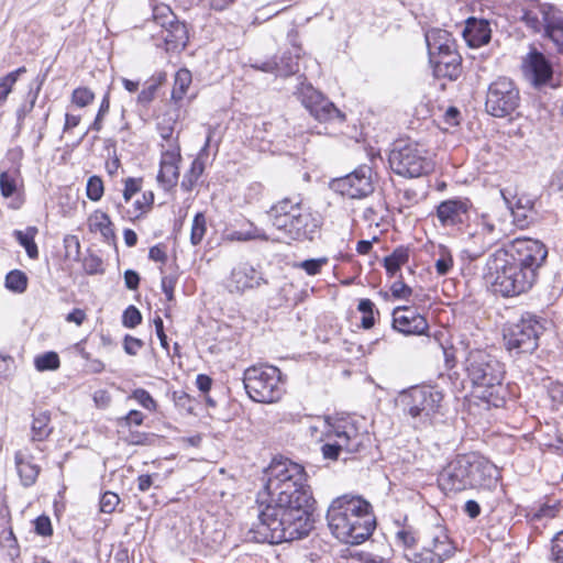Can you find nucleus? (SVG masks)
<instances>
[{
	"mask_svg": "<svg viewBox=\"0 0 563 563\" xmlns=\"http://www.w3.org/2000/svg\"><path fill=\"white\" fill-rule=\"evenodd\" d=\"M264 495L257 500V523L246 538L278 544L306 537L312 529V494L302 465L275 459L267 467Z\"/></svg>",
	"mask_w": 563,
	"mask_h": 563,
	"instance_id": "f257e3e1",
	"label": "nucleus"
},
{
	"mask_svg": "<svg viewBox=\"0 0 563 563\" xmlns=\"http://www.w3.org/2000/svg\"><path fill=\"white\" fill-rule=\"evenodd\" d=\"M327 520L332 534L350 544L368 539L376 526L371 504L360 496L335 498L328 509Z\"/></svg>",
	"mask_w": 563,
	"mask_h": 563,
	"instance_id": "f03ea898",
	"label": "nucleus"
},
{
	"mask_svg": "<svg viewBox=\"0 0 563 563\" xmlns=\"http://www.w3.org/2000/svg\"><path fill=\"white\" fill-rule=\"evenodd\" d=\"M464 368L475 394L487 404L499 407L504 402V364L484 350L468 352Z\"/></svg>",
	"mask_w": 563,
	"mask_h": 563,
	"instance_id": "7ed1b4c3",
	"label": "nucleus"
},
{
	"mask_svg": "<svg viewBox=\"0 0 563 563\" xmlns=\"http://www.w3.org/2000/svg\"><path fill=\"white\" fill-rule=\"evenodd\" d=\"M273 225L291 241H313L321 228V220L300 200L285 198L275 203L269 212Z\"/></svg>",
	"mask_w": 563,
	"mask_h": 563,
	"instance_id": "20e7f679",
	"label": "nucleus"
},
{
	"mask_svg": "<svg viewBox=\"0 0 563 563\" xmlns=\"http://www.w3.org/2000/svg\"><path fill=\"white\" fill-rule=\"evenodd\" d=\"M504 249L493 253L486 263L494 291L504 297H514L528 291L536 278L530 271H523L508 258Z\"/></svg>",
	"mask_w": 563,
	"mask_h": 563,
	"instance_id": "39448f33",
	"label": "nucleus"
},
{
	"mask_svg": "<svg viewBox=\"0 0 563 563\" xmlns=\"http://www.w3.org/2000/svg\"><path fill=\"white\" fill-rule=\"evenodd\" d=\"M552 330L551 319L526 312L517 323L507 329L504 339L508 350L517 353H532L538 349L541 338Z\"/></svg>",
	"mask_w": 563,
	"mask_h": 563,
	"instance_id": "423d86ee",
	"label": "nucleus"
},
{
	"mask_svg": "<svg viewBox=\"0 0 563 563\" xmlns=\"http://www.w3.org/2000/svg\"><path fill=\"white\" fill-rule=\"evenodd\" d=\"M243 384L249 397L256 402H276L285 393L282 373L272 365L249 367L244 372Z\"/></svg>",
	"mask_w": 563,
	"mask_h": 563,
	"instance_id": "0eeeda50",
	"label": "nucleus"
},
{
	"mask_svg": "<svg viewBox=\"0 0 563 563\" xmlns=\"http://www.w3.org/2000/svg\"><path fill=\"white\" fill-rule=\"evenodd\" d=\"M391 170L400 176L416 178L430 173L433 162L423 145L398 141L388 157Z\"/></svg>",
	"mask_w": 563,
	"mask_h": 563,
	"instance_id": "6e6552de",
	"label": "nucleus"
},
{
	"mask_svg": "<svg viewBox=\"0 0 563 563\" xmlns=\"http://www.w3.org/2000/svg\"><path fill=\"white\" fill-rule=\"evenodd\" d=\"M442 400V391L432 386L413 387L402 397L404 411L415 428H427L440 412Z\"/></svg>",
	"mask_w": 563,
	"mask_h": 563,
	"instance_id": "1a4fd4ad",
	"label": "nucleus"
},
{
	"mask_svg": "<svg viewBox=\"0 0 563 563\" xmlns=\"http://www.w3.org/2000/svg\"><path fill=\"white\" fill-rule=\"evenodd\" d=\"M367 439L368 434L361 429L353 418H335L333 434L324 438L321 452L325 459L336 460L342 451L346 453L357 452Z\"/></svg>",
	"mask_w": 563,
	"mask_h": 563,
	"instance_id": "9d476101",
	"label": "nucleus"
},
{
	"mask_svg": "<svg viewBox=\"0 0 563 563\" xmlns=\"http://www.w3.org/2000/svg\"><path fill=\"white\" fill-rule=\"evenodd\" d=\"M465 233L471 243L467 252L472 258H477L505 234V230L489 214L474 212L465 225Z\"/></svg>",
	"mask_w": 563,
	"mask_h": 563,
	"instance_id": "9b49d317",
	"label": "nucleus"
},
{
	"mask_svg": "<svg viewBox=\"0 0 563 563\" xmlns=\"http://www.w3.org/2000/svg\"><path fill=\"white\" fill-rule=\"evenodd\" d=\"M520 104V93L515 82L506 77L493 81L487 90L485 108L495 118L511 115Z\"/></svg>",
	"mask_w": 563,
	"mask_h": 563,
	"instance_id": "f8f14e48",
	"label": "nucleus"
},
{
	"mask_svg": "<svg viewBox=\"0 0 563 563\" xmlns=\"http://www.w3.org/2000/svg\"><path fill=\"white\" fill-rule=\"evenodd\" d=\"M504 252H507L508 258L523 271H530L536 279L548 256L544 244L532 239H516L504 249Z\"/></svg>",
	"mask_w": 563,
	"mask_h": 563,
	"instance_id": "ddd939ff",
	"label": "nucleus"
},
{
	"mask_svg": "<svg viewBox=\"0 0 563 563\" xmlns=\"http://www.w3.org/2000/svg\"><path fill=\"white\" fill-rule=\"evenodd\" d=\"M333 189L342 196L351 199H362L374 191L373 170L367 165H362L344 177L332 183Z\"/></svg>",
	"mask_w": 563,
	"mask_h": 563,
	"instance_id": "4468645a",
	"label": "nucleus"
},
{
	"mask_svg": "<svg viewBox=\"0 0 563 563\" xmlns=\"http://www.w3.org/2000/svg\"><path fill=\"white\" fill-rule=\"evenodd\" d=\"M473 213L474 206L472 201L463 197L441 201L435 210V216L444 228L466 225Z\"/></svg>",
	"mask_w": 563,
	"mask_h": 563,
	"instance_id": "2eb2a0df",
	"label": "nucleus"
},
{
	"mask_svg": "<svg viewBox=\"0 0 563 563\" xmlns=\"http://www.w3.org/2000/svg\"><path fill=\"white\" fill-rule=\"evenodd\" d=\"M299 97L305 108L316 120L320 122L333 120L342 122L345 120V115L313 87L303 86L300 89Z\"/></svg>",
	"mask_w": 563,
	"mask_h": 563,
	"instance_id": "dca6fc26",
	"label": "nucleus"
},
{
	"mask_svg": "<svg viewBox=\"0 0 563 563\" xmlns=\"http://www.w3.org/2000/svg\"><path fill=\"white\" fill-rule=\"evenodd\" d=\"M464 455L468 464L467 479L470 488L492 489L496 486L499 472L492 462L476 453Z\"/></svg>",
	"mask_w": 563,
	"mask_h": 563,
	"instance_id": "f3484780",
	"label": "nucleus"
},
{
	"mask_svg": "<svg viewBox=\"0 0 563 563\" xmlns=\"http://www.w3.org/2000/svg\"><path fill=\"white\" fill-rule=\"evenodd\" d=\"M467 460L465 455H459L451 461L440 473L438 482L445 493H459L468 489Z\"/></svg>",
	"mask_w": 563,
	"mask_h": 563,
	"instance_id": "a211bd4d",
	"label": "nucleus"
},
{
	"mask_svg": "<svg viewBox=\"0 0 563 563\" xmlns=\"http://www.w3.org/2000/svg\"><path fill=\"white\" fill-rule=\"evenodd\" d=\"M455 550L456 548L448 534L440 530L423 547L422 551L415 555V561L417 563H443L455 553Z\"/></svg>",
	"mask_w": 563,
	"mask_h": 563,
	"instance_id": "6ab92c4d",
	"label": "nucleus"
},
{
	"mask_svg": "<svg viewBox=\"0 0 563 563\" xmlns=\"http://www.w3.org/2000/svg\"><path fill=\"white\" fill-rule=\"evenodd\" d=\"M522 73L531 85L540 87L551 79L553 70L545 56L537 49H532L522 59Z\"/></svg>",
	"mask_w": 563,
	"mask_h": 563,
	"instance_id": "aec40b11",
	"label": "nucleus"
},
{
	"mask_svg": "<svg viewBox=\"0 0 563 563\" xmlns=\"http://www.w3.org/2000/svg\"><path fill=\"white\" fill-rule=\"evenodd\" d=\"M179 162L180 150L177 145H173L162 153L157 183L164 190H169L177 185Z\"/></svg>",
	"mask_w": 563,
	"mask_h": 563,
	"instance_id": "412c9836",
	"label": "nucleus"
},
{
	"mask_svg": "<svg viewBox=\"0 0 563 563\" xmlns=\"http://www.w3.org/2000/svg\"><path fill=\"white\" fill-rule=\"evenodd\" d=\"M265 283L262 274L249 263L238 264L231 272L228 288L231 292H243Z\"/></svg>",
	"mask_w": 563,
	"mask_h": 563,
	"instance_id": "4be33fe9",
	"label": "nucleus"
},
{
	"mask_svg": "<svg viewBox=\"0 0 563 563\" xmlns=\"http://www.w3.org/2000/svg\"><path fill=\"white\" fill-rule=\"evenodd\" d=\"M393 327L404 334H422L428 323L421 314L408 307H397L393 312Z\"/></svg>",
	"mask_w": 563,
	"mask_h": 563,
	"instance_id": "5701e85b",
	"label": "nucleus"
},
{
	"mask_svg": "<svg viewBox=\"0 0 563 563\" xmlns=\"http://www.w3.org/2000/svg\"><path fill=\"white\" fill-rule=\"evenodd\" d=\"M461 56L456 49L430 58L433 73L439 78L455 80L461 74Z\"/></svg>",
	"mask_w": 563,
	"mask_h": 563,
	"instance_id": "b1692460",
	"label": "nucleus"
},
{
	"mask_svg": "<svg viewBox=\"0 0 563 563\" xmlns=\"http://www.w3.org/2000/svg\"><path fill=\"white\" fill-rule=\"evenodd\" d=\"M426 42L428 46L429 59L435 55L446 54L456 49L455 41L452 35L440 29H432L426 33Z\"/></svg>",
	"mask_w": 563,
	"mask_h": 563,
	"instance_id": "393cba45",
	"label": "nucleus"
},
{
	"mask_svg": "<svg viewBox=\"0 0 563 563\" xmlns=\"http://www.w3.org/2000/svg\"><path fill=\"white\" fill-rule=\"evenodd\" d=\"M489 23L485 20L470 18L463 30V37L471 47H479L490 41Z\"/></svg>",
	"mask_w": 563,
	"mask_h": 563,
	"instance_id": "a878e982",
	"label": "nucleus"
},
{
	"mask_svg": "<svg viewBox=\"0 0 563 563\" xmlns=\"http://www.w3.org/2000/svg\"><path fill=\"white\" fill-rule=\"evenodd\" d=\"M254 68L264 73H272L276 76L287 77L299 71L298 57L284 54L282 57L266 60L262 64H254Z\"/></svg>",
	"mask_w": 563,
	"mask_h": 563,
	"instance_id": "bb28decb",
	"label": "nucleus"
},
{
	"mask_svg": "<svg viewBox=\"0 0 563 563\" xmlns=\"http://www.w3.org/2000/svg\"><path fill=\"white\" fill-rule=\"evenodd\" d=\"M556 11L558 10L553 5L541 4L527 10L522 16V20L527 26L534 32H545L550 20H552V15H554Z\"/></svg>",
	"mask_w": 563,
	"mask_h": 563,
	"instance_id": "cd10ccee",
	"label": "nucleus"
},
{
	"mask_svg": "<svg viewBox=\"0 0 563 563\" xmlns=\"http://www.w3.org/2000/svg\"><path fill=\"white\" fill-rule=\"evenodd\" d=\"M14 460L22 484L32 486L40 474V466L33 463V456L26 450L18 451Z\"/></svg>",
	"mask_w": 563,
	"mask_h": 563,
	"instance_id": "c85d7f7f",
	"label": "nucleus"
},
{
	"mask_svg": "<svg viewBox=\"0 0 563 563\" xmlns=\"http://www.w3.org/2000/svg\"><path fill=\"white\" fill-rule=\"evenodd\" d=\"M174 18L175 16L172 14V20L168 22L169 26L162 32V38L165 42L166 51L184 48L188 40L186 25L178 21H174Z\"/></svg>",
	"mask_w": 563,
	"mask_h": 563,
	"instance_id": "c756f323",
	"label": "nucleus"
},
{
	"mask_svg": "<svg viewBox=\"0 0 563 563\" xmlns=\"http://www.w3.org/2000/svg\"><path fill=\"white\" fill-rule=\"evenodd\" d=\"M500 194L505 200L507 209L509 210L510 214L514 217V221L517 223V225L523 227L525 220L527 218L526 211H528L531 208L530 200L526 199L523 201L522 198H518L514 202L512 200H510L508 198L507 190H501Z\"/></svg>",
	"mask_w": 563,
	"mask_h": 563,
	"instance_id": "7c9ffc66",
	"label": "nucleus"
},
{
	"mask_svg": "<svg viewBox=\"0 0 563 563\" xmlns=\"http://www.w3.org/2000/svg\"><path fill=\"white\" fill-rule=\"evenodd\" d=\"M88 225L91 232H100L106 240L113 236L112 223L106 212L95 211L88 219Z\"/></svg>",
	"mask_w": 563,
	"mask_h": 563,
	"instance_id": "2f4dec72",
	"label": "nucleus"
},
{
	"mask_svg": "<svg viewBox=\"0 0 563 563\" xmlns=\"http://www.w3.org/2000/svg\"><path fill=\"white\" fill-rule=\"evenodd\" d=\"M51 416L47 411L34 416L31 427L32 440L43 441L49 437L53 428L49 427Z\"/></svg>",
	"mask_w": 563,
	"mask_h": 563,
	"instance_id": "473e14b6",
	"label": "nucleus"
},
{
	"mask_svg": "<svg viewBox=\"0 0 563 563\" xmlns=\"http://www.w3.org/2000/svg\"><path fill=\"white\" fill-rule=\"evenodd\" d=\"M334 428L335 419L330 420L328 418L318 417L309 424L308 433L314 440L322 442L329 434H333Z\"/></svg>",
	"mask_w": 563,
	"mask_h": 563,
	"instance_id": "72a5a7b5",
	"label": "nucleus"
},
{
	"mask_svg": "<svg viewBox=\"0 0 563 563\" xmlns=\"http://www.w3.org/2000/svg\"><path fill=\"white\" fill-rule=\"evenodd\" d=\"M545 34L554 43L558 51L563 53V14L559 10L552 15Z\"/></svg>",
	"mask_w": 563,
	"mask_h": 563,
	"instance_id": "f704fd0d",
	"label": "nucleus"
},
{
	"mask_svg": "<svg viewBox=\"0 0 563 563\" xmlns=\"http://www.w3.org/2000/svg\"><path fill=\"white\" fill-rule=\"evenodd\" d=\"M36 232L37 229L34 227L27 228L25 232L20 230L14 231L15 239L25 249L27 256L32 260L38 257L37 245L34 242Z\"/></svg>",
	"mask_w": 563,
	"mask_h": 563,
	"instance_id": "c9c22d12",
	"label": "nucleus"
},
{
	"mask_svg": "<svg viewBox=\"0 0 563 563\" xmlns=\"http://www.w3.org/2000/svg\"><path fill=\"white\" fill-rule=\"evenodd\" d=\"M409 254L406 249H396L389 256L385 257L384 266L388 274H396L399 268L408 262Z\"/></svg>",
	"mask_w": 563,
	"mask_h": 563,
	"instance_id": "e433bc0d",
	"label": "nucleus"
},
{
	"mask_svg": "<svg viewBox=\"0 0 563 563\" xmlns=\"http://www.w3.org/2000/svg\"><path fill=\"white\" fill-rule=\"evenodd\" d=\"M26 71L25 67H20L0 79V107L4 103L8 96L12 91L18 78Z\"/></svg>",
	"mask_w": 563,
	"mask_h": 563,
	"instance_id": "4c0bfd02",
	"label": "nucleus"
},
{
	"mask_svg": "<svg viewBox=\"0 0 563 563\" xmlns=\"http://www.w3.org/2000/svg\"><path fill=\"white\" fill-rule=\"evenodd\" d=\"M5 287L14 292L22 294L26 290L27 287V277L26 275L18 269L11 271L5 276Z\"/></svg>",
	"mask_w": 563,
	"mask_h": 563,
	"instance_id": "58836bf2",
	"label": "nucleus"
},
{
	"mask_svg": "<svg viewBox=\"0 0 563 563\" xmlns=\"http://www.w3.org/2000/svg\"><path fill=\"white\" fill-rule=\"evenodd\" d=\"M191 82V74L187 69H179L175 76V84L173 88V98L181 99L186 93L189 85Z\"/></svg>",
	"mask_w": 563,
	"mask_h": 563,
	"instance_id": "ea45409f",
	"label": "nucleus"
},
{
	"mask_svg": "<svg viewBox=\"0 0 563 563\" xmlns=\"http://www.w3.org/2000/svg\"><path fill=\"white\" fill-rule=\"evenodd\" d=\"M374 308L375 305L367 298L361 299L358 302L357 309L363 314L361 324L364 329H371L375 324Z\"/></svg>",
	"mask_w": 563,
	"mask_h": 563,
	"instance_id": "a19ab883",
	"label": "nucleus"
},
{
	"mask_svg": "<svg viewBox=\"0 0 563 563\" xmlns=\"http://www.w3.org/2000/svg\"><path fill=\"white\" fill-rule=\"evenodd\" d=\"M207 227H206V218L203 213L198 212L192 221L191 225V232H190V242L192 245H198L206 233Z\"/></svg>",
	"mask_w": 563,
	"mask_h": 563,
	"instance_id": "79ce46f5",
	"label": "nucleus"
},
{
	"mask_svg": "<svg viewBox=\"0 0 563 563\" xmlns=\"http://www.w3.org/2000/svg\"><path fill=\"white\" fill-rule=\"evenodd\" d=\"M35 367L37 371L56 369L59 367V357L55 352H47L35 358Z\"/></svg>",
	"mask_w": 563,
	"mask_h": 563,
	"instance_id": "37998d69",
	"label": "nucleus"
},
{
	"mask_svg": "<svg viewBox=\"0 0 563 563\" xmlns=\"http://www.w3.org/2000/svg\"><path fill=\"white\" fill-rule=\"evenodd\" d=\"M328 257L310 258L296 264L295 267L305 271L310 276H314L321 272L322 267L328 264Z\"/></svg>",
	"mask_w": 563,
	"mask_h": 563,
	"instance_id": "c03bdc74",
	"label": "nucleus"
},
{
	"mask_svg": "<svg viewBox=\"0 0 563 563\" xmlns=\"http://www.w3.org/2000/svg\"><path fill=\"white\" fill-rule=\"evenodd\" d=\"M103 191H104V187H103L102 179L98 176L89 177V179L87 181V187H86L87 197L91 201H99L101 199V197L103 196Z\"/></svg>",
	"mask_w": 563,
	"mask_h": 563,
	"instance_id": "a18cd8bd",
	"label": "nucleus"
},
{
	"mask_svg": "<svg viewBox=\"0 0 563 563\" xmlns=\"http://www.w3.org/2000/svg\"><path fill=\"white\" fill-rule=\"evenodd\" d=\"M95 99V93L87 87H78L71 93V102L79 108L87 107Z\"/></svg>",
	"mask_w": 563,
	"mask_h": 563,
	"instance_id": "49530a36",
	"label": "nucleus"
},
{
	"mask_svg": "<svg viewBox=\"0 0 563 563\" xmlns=\"http://www.w3.org/2000/svg\"><path fill=\"white\" fill-rule=\"evenodd\" d=\"M16 190L15 177L9 172L0 174V191L4 198L11 197Z\"/></svg>",
	"mask_w": 563,
	"mask_h": 563,
	"instance_id": "de8ad7c7",
	"label": "nucleus"
},
{
	"mask_svg": "<svg viewBox=\"0 0 563 563\" xmlns=\"http://www.w3.org/2000/svg\"><path fill=\"white\" fill-rule=\"evenodd\" d=\"M132 398L135 399L143 408L150 411L156 410L157 404L147 390L137 388L132 393Z\"/></svg>",
	"mask_w": 563,
	"mask_h": 563,
	"instance_id": "09e8293b",
	"label": "nucleus"
},
{
	"mask_svg": "<svg viewBox=\"0 0 563 563\" xmlns=\"http://www.w3.org/2000/svg\"><path fill=\"white\" fill-rule=\"evenodd\" d=\"M120 504V497L113 492H106L100 498V511L112 514Z\"/></svg>",
	"mask_w": 563,
	"mask_h": 563,
	"instance_id": "8fccbe9b",
	"label": "nucleus"
},
{
	"mask_svg": "<svg viewBox=\"0 0 563 563\" xmlns=\"http://www.w3.org/2000/svg\"><path fill=\"white\" fill-rule=\"evenodd\" d=\"M154 203V194L153 191H145L142 195L141 199L135 200L134 207L137 213L135 214V218L141 217L144 213H147Z\"/></svg>",
	"mask_w": 563,
	"mask_h": 563,
	"instance_id": "3c124183",
	"label": "nucleus"
},
{
	"mask_svg": "<svg viewBox=\"0 0 563 563\" xmlns=\"http://www.w3.org/2000/svg\"><path fill=\"white\" fill-rule=\"evenodd\" d=\"M142 321V314L140 310L134 306H129L122 317L123 325L126 328H135Z\"/></svg>",
	"mask_w": 563,
	"mask_h": 563,
	"instance_id": "603ef678",
	"label": "nucleus"
},
{
	"mask_svg": "<svg viewBox=\"0 0 563 563\" xmlns=\"http://www.w3.org/2000/svg\"><path fill=\"white\" fill-rule=\"evenodd\" d=\"M109 109H110V98H109V92H108L104 95V97L101 101L97 117L90 126L91 130L99 132L102 129V120L108 114Z\"/></svg>",
	"mask_w": 563,
	"mask_h": 563,
	"instance_id": "864d4df0",
	"label": "nucleus"
},
{
	"mask_svg": "<svg viewBox=\"0 0 563 563\" xmlns=\"http://www.w3.org/2000/svg\"><path fill=\"white\" fill-rule=\"evenodd\" d=\"M64 246L67 257L77 258L79 256L80 243L76 235H66L64 239Z\"/></svg>",
	"mask_w": 563,
	"mask_h": 563,
	"instance_id": "5fc2aeb1",
	"label": "nucleus"
},
{
	"mask_svg": "<svg viewBox=\"0 0 563 563\" xmlns=\"http://www.w3.org/2000/svg\"><path fill=\"white\" fill-rule=\"evenodd\" d=\"M142 188L141 178H128L124 183L123 198L125 202H129L131 198L137 194Z\"/></svg>",
	"mask_w": 563,
	"mask_h": 563,
	"instance_id": "6e6d98bb",
	"label": "nucleus"
},
{
	"mask_svg": "<svg viewBox=\"0 0 563 563\" xmlns=\"http://www.w3.org/2000/svg\"><path fill=\"white\" fill-rule=\"evenodd\" d=\"M551 555L556 563H563V532L558 533L553 538Z\"/></svg>",
	"mask_w": 563,
	"mask_h": 563,
	"instance_id": "4d7b16f0",
	"label": "nucleus"
},
{
	"mask_svg": "<svg viewBox=\"0 0 563 563\" xmlns=\"http://www.w3.org/2000/svg\"><path fill=\"white\" fill-rule=\"evenodd\" d=\"M391 295L397 299H408L412 289L401 280H396L390 286Z\"/></svg>",
	"mask_w": 563,
	"mask_h": 563,
	"instance_id": "13d9d810",
	"label": "nucleus"
},
{
	"mask_svg": "<svg viewBox=\"0 0 563 563\" xmlns=\"http://www.w3.org/2000/svg\"><path fill=\"white\" fill-rule=\"evenodd\" d=\"M556 511L558 510L555 506L543 505L538 510L533 511L530 515V518L532 521H539L544 518L551 519L555 517Z\"/></svg>",
	"mask_w": 563,
	"mask_h": 563,
	"instance_id": "bf43d9fd",
	"label": "nucleus"
},
{
	"mask_svg": "<svg viewBox=\"0 0 563 563\" xmlns=\"http://www.w3.org/2000/svg\"><path fill=\"white\" fill-rule=\"evenodd\" d=\"M453 260L448 253H443L440 258L435 261V271L439 275H446L452 268Z\"/></svg>",
	"mask_w": 563,
	"mask_h": 563,
	"instance_id": "052dcab7",
	"label": "nucleus"
},
{
	"mask_svg": "<svg viewBox=\"0 0 563 563\" xmlns=\"http://www.w3.org/2000/svg\"><path fill=\"white\" fill-rule=\"evenodd\" d=\"M173 398L176 406L186 409L188 412H192V400L188 394L185 391H174Z\"/></svg>",
	"mask_w": 563,
	"mask_h": 563,
	"instance_id": "680f3d73",
	"label": "nucleus"
},
{
	"mask_svg": "<svg viewBox=\"0 0 563 563\" xmlns=\"http://www.w3.org/2000/svg\"><path fill=\"white\" fill-rule=\"evenodd\" d=\"M245 241L251 240H263L267 241L268 236L265 234L264 230L253 225V223H249V228L243 230Z\"/></svg>",
	"mask_w": 563,
	"mask_h": 563,
	"instance_id": "e2e57ef3",
	"label": "nucleus"
},
{
	"mask_svg": "<svg viewBox=\"0 0 563 563\" xmlns=\"http://www.w3.org/2000/svg\"><path fill=\"white\" fill-rule=\"evenodd\" d=\"M35 530L38 534L47 537L53 533L51 520L48 517L41 516L35 520Z\"/></svg>",
	"mask_w": 563,
	"mask_h": 563,
	"instance_id": "0e129e2a",
	"label": "nucleus"
},
{
	"mask_svg": "<svg viewBox=\"0 0 563 563\" xmlns=\"http://www.w3.org/2000/svg\"><path fill=\"white\" fill-rule=\"evenodd\" d=\"M143 343L140 339L126 335L124 339V351L129 355H136Z\"/></svg>",
	"mask_w": 563,
	"mask_h": 563,
	"instance_id": "69168bd1",
	"label": "nucleus"
},
{
	"mask_svg": "<svg viewBox=\"0 0 563 563\" xmlns=\"http://www.w3.org/2000/svg\"><path fill=\"white\" fill-rule=\"evenodd\" d=\"M396 539L405 547H412L416 542L415 533L409 529H401L396 532Z\"/></svg>",
	"mask_w": 563,
	"mask_h": 563,
	"instance_id": "338daca9",
	"label": "nucleus"
},
{
	"mask_svg": "<svg viewBox=\"0 0 563 563\" xmlns=\"http://www.w3.org/2000/svg\"><path fill=\"white\" fill-rule=\"evenodd\" d=\"M124 283L128 289L135 290L140 284V276L135 271L128 269L124 273Z\"/></svg>",
	"mask_w": 563,
	"mask_h": 563,
	"instance_id": "774afa93",
	"label": "nucleus"
}]
</instances>
